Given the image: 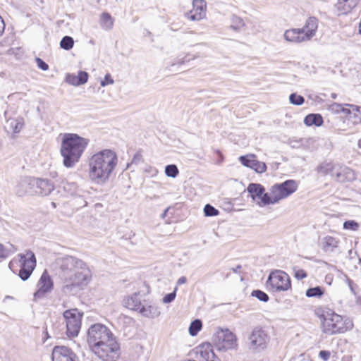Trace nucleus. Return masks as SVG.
I'll list each match as a JSON object with an SVG mask.
<instances>
[{"label":"nucleus","instance_id":"f257e3e1","mask_svg":"<svg viewBox=\"0 0 361 361\" xmlns=\"http://www.w3.org/2000/svg\"><path fill=\"white\" fill-rule=\"evenodd\" d=\"M118 164L116 153L109 149L101 150L93 154L88 162L90 180L97 185L107 183Z\"/></svg>","mask_w":361,"mask_h":361},{"label":"nucleus","instance_id":"f03ea898","mask_svg":"<svg viewBox=\"0 0 361 361\" xmlns=\"http://www.w3.org/2000/svg\"><path fill=\"white\" fill-rule=\"evenodd\" d=\"M89 140L75 133H65L62 137L60 153L66 168H73L79 162Z\"/></svg>","mask_w":361,"mask_h":361},{"label":"nucleus","instance_id":"7ed1b4c3","mask_svg":"<svg viewBox=\"0 0 361 361\" xmlns=\"http://www.w3.org/2000/svg\"><path fill=\"white\" fill-rule=\"evenodd\" d=\"M319 317L322 321V331L329 335L343 334L353 326L348 318L343 317L330 309L323 310Z\"/></svg>","mask_w":361,"mask_h":361},{"label":"nucleus","instance_id":"20e7f679","mask_svg":"<svg viewBox=\"0 0 361 361\" xmlns=\"http://www.w3.org/2000/svg\"><path fill=\"white\" fill-rule=\"evenodd\" d=\"M92 350L102 361H116L120 355V347L114 336L96 345Z\"/></svg>","mask_w":361,"mask_h":361},{"label":"nucleus","instance_id":"39448f33","mask_svg":"<svg viewBox=\"0 0 361 361\" xmlns=\"http://www.w3.org/2000/svg\"><path fill=\"white\" fill-rule=\"evenodd\" d=\"M267 288L271 292L286 291L291 288L289 276L283 271H272L266 282Z\"/></svg>","mask_w":361,"mask_h":361},{"label":"nucleus","instance_id":"423d86ee","mask_svg":"<svg viewBox=\"0 0 361 361\" xmlns=\"http://www.w3.org/2000/svg\"><path fill=\"white\" fill-rule=\"evenodd\" d=\"M114 336L106 326L102 324H95L89 328L87 340L91 348H93L96 345H99Z\"/></svg>","mask_w":361,"mask_h":361},{"label":"nucleus","instance_id":"0eeeda50","mask_svg":"<svg viewBox=\"0 0 361 361\" xmlns=\"http://www.w3.org/2000/svg\"><path fill=\"white\" fill-rule=\"evenodd\" d=\"M83 313L78 309H70L63 313L66 324V334L68 337H75L81 328Z\"/></svg>","mask_w":361,"mask_h":361},{"label":"nucleus","instance_id":"6e6552de","mask_svg":"<svg viewBox=\"0 0 361 361\" xmlns=\"http://www.w3.org/2000/svg\"><path fill=\"white\" fill-rule=\"evenodd\" d=\"M20 269L18 276L23 281L27 280L36 267V258L33 252L27 250L25 254H19Z\"/></svg>","mask_w":361,"mask_h":361},{"label":"nucleus","instance_id":"1a4fd4ad","mask_svg":"<svg viewBox=\"0 0 361 361\" xmlns=\"http://www.w3.org/2000/svg\"><path fill=\"white\" fill-rule=\"evenodd\" d=\"M250 349L262 350L267 348L269 342V336L267 331L259 326L255 327L248 336Z\"/></svg>","mask_w":361,"mask_h":361},{"label":"nucleus","instance_id":"9d476101","mask_svg":"<svg viewBox=\"0 0 361 361\" xmlns=\"http://www.w3.org/2000/svg\"><path fill=\"white\" fill-rule=\"evenodd\" d=\"M298 183L295 180H286L276 183L270 188L271 193L275 194L278 201L285 199L295 192L298 189Z\"/></svg>","mask_w":361,"mask_h":361},{"label":"nucleus","instance_id":"9b49d317","mask_svg":"<svg viewBox=\"0 0 361 361\" xmlns=\"http://www.w3.org/2000/svg\"><path fill=\"white\" fill-rule=\"evenodd\" d=\"M214 341L219 350H226L237 345L235 335L227 329L218 332L214 336Z\"/></svg>","mask_w":361,"mask_h":361},{"label":"nucleus","instance_id":"f8f14e48","mask_svg":"<svg viewBox=\"0 0 361 361\" xmlns=\"http://www.w3.org/2000/svg\"><path fill=\"white\" fill-rule=\"evenodd\" d=\"M54 288V281L47 270L41 275L37 283V290L34 293L35 300L45 298L47 294L51 293Z\"/></svg>","mask_w":361,"mask_h":361},{"label":"nucleus","instance_id":"ddd939ff","mask_svg":"<svg viewBox=\"0 0 361 361\" xmlns=\"http://www.w3.org/2000/svg\"><path fill=\"white\" fill-rule=\"evenodd\" d=\"M81 266H84V262L75 257L67 255L63 257L61 264L63 276L71 275Z\"/></svg>","mask_w":361,"mask_h":361},{"label":"nucleus","instance_id":"4468645a","mask_svg":"<svg viewBox=\"0 0 361 361\" xmlns=\"http://www.w3.org/2000/svg\"><path fill=\"white\" fill-rule=\"evenodd\" d=\"M81 267H78L71 275H68V277L82 287L89 283L91 280L92 273L85 262H84V266Z\"/></svg>","mask_w":361,"mask_h":361},{"label":"nucleus","instance_id":"2eb2a0df","mask_svg":"<svg viewBox=\"0 0 361 361\" xmlns=\"http://www.w3.org/2000/svg\"><path fill=\"white\" fill-rule=\"evenodd\" d=\"M52 361H75V354L66 346H55L51 354Z\"/></svg>","mask_w":361,"mask_h":361},{"label":"nucleus","instance_id":"dca6fc26","mask_svg":"<svg viewBox=\"0 0 361 361\" xmlns=\"http://www.w3.org/2000/svg\"><path fill=\"white\" fill-rule=\"evenodd\" d=\"M32 182L34 184V194L35 195L47 196L54 189V183L47 179L34 178Z\"/></svg>","mask_w":361,"mask_h":361},{"label":"nucleus","instance_id":"f3484780","mask_svg":"<svg viewBox=\"0 0 361 361\" xmlns=\"http://www.w3.org/2000/svg\"><path fill=\"white\" fill-rule=\"evenodd\" d=\"M197 358L202 361H217L212 345L204 343L196 348Z\"/></svg>","mask_w":361,"mask_h":361},{"label":"nucleus","instance_id":"a211bd4d","mask_svg":"<svg viewBox=\"0 0 361 361\" xmlns=\"http://www.w3.org/2000/svg\"><path fill=\"white\" fill-rule=\"evenodd\" d=\"M193 8L187 13V17L191 20H200L205 17L206 2L204 0H193Z\"/></svg>","mask_w":361,"mask_h":361},{"label":"nucleus","instance_id":"6ab92c4d","mask_svg":"<svg viewBox=\"0 0 361 361\" xmlns=\"http://www.w3.org/2000/svg\"><path fill=\"white\" fill-rule=\"evenodd\" d=\"M333 178L338 182L345 183L355 180V174L351 169L345 166L337 164Z\"/></svg>","mask_w":361,"mask_h":361},{"label":"nucleus","instance_id":"aec40b11","mask_svg":"<svg viewBox=\"0 0 361 361\" xmlns=\"http://www.w3.org/2000/svg\"><path fill=\"white\" fill-rule=\"evenodd\" d=\"M34 178L25 177L19 180L15 189L18 196L22 197L26 194H34V184L32 180Z\"/></svg>","mask_w":361,"mask_h":361},{"label":"nucleus","instance_id":"412c9836","mask_svg":"<svg viewBox=\"0 0 361 361\" xmlns=\"http://www.w3.org/2000/svg\"><path fill=\"white\" fill-rule=\"evenodd\" d=\"M359 0H338L334 5L335 13L338 16L346 15L357 6Z\"/></svg>","mask_w":361,"mask_h":361},{"label":"nucleus","instance_id":"4be33fe9","mask_svg":"<svg viewBox=\"0 0 361 361\" xmlns=\"http://www.w3.org/2000/svg\"><path fill=\"white\" fill-rule=\"evenodd\" d=\"M317 27V19L315 17H310L307 20L305 25L302 28H300L302 32L304 33V35L307 41L310 40L315 35Z\"/></svg>","mask_w":361,"mask_h":361},{"label":"nucleus","instance_id":"5701e85b","mask_svg":"<svg viewBox=\"0 0 361 361\" xmlns=\"http://www.w3.org/2000/svg\"><path fill=\"white\" fill-rule=\"evenodd\" d=\"M284 38L288 42L295 43L307 41L301 29H290L286 30L284 33Z\"/></svg>","mask_w":361,"mask_h":361},{"label":"nucleus","instance_id":"b1692460","mask_svg":"<svg viewBox=\"0 0 361 361\" xmlns=\"http://www.w3.org/2000/svg\"><path fill=\"white\" fill-rule=\"evenodd\" d=\"M339 240L335 237L326 235L322 240V248L325 252H333L338 247Z\"/></svg>","mask_w":361,"mask_h":361},{"label":"nucleus","instance_id":"393cba45","mask_svg":"<svg viewBox=\"0 0 361 361\" xmlns=\"http://www.w3.org/2000/svg\"><path fill=\"white\" fill-rule=\"evenodd\" d=\"M63 277V285L62 287V292L66 295L76 294L81 286L73 281L70 277H68V276H65Z\"/></svg>","mask_w":361,"mask_h":361},{"label":"nucleus","instance_id":"a878e982","mask_svg":"<svg viewBox=\"0 0 361 361\" xmlns=\"http://www.w3.org/2000/svg\"><path fill=\"white\" fill-rule=\"evenodd\" d=\"M139 295V293H135L130 296L127 297L123 300L124 305L130 310L137 311L141 308L142 305Z\"/></svg>","mask_w":361,"mask_h":361},{"label":"nucleus","instance_id":"bb28decb","mask_svg":"<svg viewBox=\"0 0 361 361\" xmlns=\"http://www.w3.org/2000/svg\"><path fill=\"white\" fill-rule=\"evenodd\" d=\"M247 191L250 195L253 201L259 200L262 192L265 191V188L259 183H250L247 188Z\"/></svg>","mask_w":361,"mask_h":361},{"label":"nucleus","instance_id":"cd10ccee","mask_svg":"<svg viewBox=\"0 0 361 361\" xmlns=\"http://www.w3.org/2000/svg\"><path fill=\"white\" fill-rule=\"evenodd\" d=\"M142 316L154 318L160 314V312L157 306L148 304H142L141 308L137 310Z\"/></svg>","mask_w":361,"mask_h":361},{"label":"nucleus","instance_id":"c85d7f7f","mask_svg":"<svg viewBox=\"0 0 361 361\" xmlns=\"http://www.w3.org/2000/svg\"><path fill=\"white\" fill-rule=\"evenodd\" d=\"M337 164L331 161H324L317 167V171L323 175H330L331 177L334 176V172Z\"/></svg>","mask_w":361,"mask_h":361},{"label":"nucleus","instance_id":"c756f323","mask_svg":"<svg viewBox=\"0 0 361 361\" xmlns=\"http://www.w3.org/2000/svg\"><path fill=\"white\" fill-rule=\"evenodd\" d=\"M279 201L274 193L262 192V195L259 199V201L257 202V204L261 207H265L269 204H274L278 203Z\"/></svg>","mask_w":361,"mask_h":361},{"label":"nucleus","instance_id":"7c9ffc66","mask_svg":"<svg viewBox=\"0 0 361 361\" xmlns=\"http://www.w3.org/2000/svg\"><path fill=\"white\" fill-rule=\"evenodd\" d=\"M323 118L319 114H310L305 117L304 123L307 126H321L323 124Z\"/></svg>","mask_w":361,"mask_h":361},{"label":"nucleus","instance_id":"2f4dec72","mask_svg":"<svg viewBox=\"0 0 361 361\" xmlns=\"http://www.w3.org/2000/svg\"><path fill=\"white\" fill-rule=\"evenodd\" d=\"M9 128L14 133H18L23 129L24 126V119L18 117L17 118H10L7 121Z\"/></svg>","mask_w":361,"mask_h":361},{"label":"nucleus","instance_id":"473e14b6","mask_svg":"<svg viewBox=\"0 0 361 361\" xmlns=\"http://www.w3.org/2000/svg\"><path fill=\"white\" fill-rule=\"evenodd\" d=\"M324 288L321 286L310 288L306 290L305 295L307 298H320L324 295Z\"/></svg>","mask_w":361,"mask_h":361},{"label":"nucleus","instance_id":"72a5a7b5","mask_svg":"<svg viewBox=\"0 0 361 361\" xmlns=\"http://www.w3.org/2000/svg\"><path fill=\"white\" fill-rule=\"evenodd\" d=\"M101 24L105 29H111L114 25V20L111 15L108 13H103L101 15Z\"/></svg>","mask_w":361,"mask_h":361},{"label":"nucleus","instance_id":"f704fd0d","mask_svg":"<svg viewBox=\"0 0 361 361\" xmlns=\"http://www.w3.org/2000/svg\"><path fill=\"white\" fill-rule=\"evenodd\" d=\"M255 158H256L255 154H248L244 156H240L239 157V161L244 166L251 169V166L253 164Z\"/></svg>","mask_w":361,"mask_h":361},{"label":"nucleus","instance_id":"c9c22d12","mask_svg":"<svg viewBox=\"0 0 361 361\" xmlns=\"http://www.w3.org/2000/svg\"><path fill=\"white\" fill-rule=\"evenodd\" d=\"M231 28L234 30H239L245 25L243 20L235 15L231 16Z\"/></svg>","mask_w":361,"mask_h":361},{"label":"nucleus","instance_id":"e433bc0d","mask_svg":"<svg viewBox=\"0 0 361 361\" xmlns=\"http://www.w3.org/2000/svg\"><path fill=\"white\" fill-rule=\"evenodd\" d=\"M202 324L201 320L195 319L192 321L189 326V333L192 336H196L201 330Z\"/></svg>","mask_w":361,"mask_h":361},{"label":"nucleus","instance_id":"4c0bfd02","mask_svg":"<svg viewBox=\"0 0 361 361\" xmlns=\"http://www.w3.org/2000/svg\"><path fill=\"white\" fill-rule=\"evenodd\" d=\"M74 45V40L72 37L65 36L63 37L60 42L61 48L65 50H70L73 48Z\"/></svg>","mask_w":361,"mask_h":361},{"label":"nucleus","instance_id":"58836bf2","mask_svg":"<svg viewBox=\"0 0 361 361\" xmlns=\"http://www.w3.org/2000/svg\"><path fill=\"white\" fill-rule=\"evenodd\" d=\"M251 169L258 173H262L267 171V165L264 162L258 161L255 158Z\"/></svg>","mask_w":361,"mask_h":361},{"label":"nucleus","instance_id":"ea45409f","mask_svg":"<svg viewBox=\"0 0 361 361\" xmlns=\"http://www.w3.org/2000/svg\"><path fill=\"white\" fill-rule=\"evenodd\" d=\"M178 173V169L175 164H169L165 167V174L168 177L176 178Z\"/></svg>","mask_w":361,"mask_h":361},{"label":"nucleus","instance_id":"a19ab883","mask_svg":"<svg viewBox=\"0 0 361 361\" xmlns=\"http://www.w3.org/2000/svg\"><path fill=\"white\" fill-rule=\"evenodd\" d=\"M195 57V56H190V54H188L186 56H185L183 58H178L175 62H173L171 65V68H170V71H173L172 68L176 66H181V65H183L185 64L186 62H189L191 60H193Z\"/></svg>","mask_w":361,"mask_h":361},{"label":"nucleus","instance_id":"79ce46f5","mask_svg":"<svg viewBox=\"0 0 361 361\" xmlns=\"http://www.w3.org/2000/svg\"><path fill=\"white\" fill-rule=\"evenodd\" d=\"M289 101L293 105L300 106L304 103L305 99L301 95H298L296 93H292L289 96Z\"/></svg>","mask_w":361,"mask_h":361},{"label":"nucleus","instance_id":"37998d69","mask_svg":"<svg viewBox=\"0 0 361 361\" xmlns=\"http://www.w3.org/2000/svg\"><path fill=\"white\" fill-rule=\"evenodd\" d=\"M204 213L206 216H215L219 214V212L212 205L207 204L204 206Z\"/></svg>","mask_w":361,"mask_h":361},{"label":"nucleus","instance_id":"c03bdc74","mask_svg":"<svg viewBox=\"0 0 361 361\" xmlns=\"http://www.w3.org/2000/svg\"><path fill=\"white\" fill-rule=\"evenodd\" d=\"M252 295L256 297L259 300L267 302L269 299V295L264 291L260 290H255L252 292Z\"/></svg>","mask_w":361,"mask_h":361},{"label":"nucleus","instance_id":"a18cd8bd","mask_svg":"<svg viewBox=\"0 0 361 361\" xmlns=\"http://www.w3.org/2000/svg\"><path fill=\"white\" fill-rule=\"evenodd\" d=\"M343 228L346 230L357 231L359 228V224L353 220L345 221L343 223Z\"/></svg>","mask_w":361,"mask_h":361},{"label":"nucleus","instance_id":"49530a36","mask_svg":"<svg viewBox=\"0 0 361 361\" xmlns=\"http://www.w3.org/2000/svg\"><path fill=\"white\" fill-rule=\"evenodd\" d=\"M142 161V154L140 153V152H137L133 157V159L131 161L130 163H128L127 164V168H129L130 166L133 165V164H135V165H137L139 164L140 163H141Z\"/></svg>","mask_w":361,"mask_h":361},{"label":"nucleus","instance_id":"de8ad7c7","mask_svg":"<svg viewBox=\"0 0 361 361\" xmlns=\"http://www.w3.org/2000/svg\"><path fill=\"white\" fill-rule=\"evenodd\" d=\"M78 80L80 85L85 84L88 80L89 75L87 72L80 71L77 75Z\"/></svg>","mask_w":361,"mask_h":361},{"label":"nucleus","instance_id":"09e8293b","mask_svg":"<svg viewBox=\"0 0 361 361\" xmlns=\"http://www.w3.org/2000/svg\"><path fill=\"white\" fill-rule=\"evenodd\" d=\"M63 188L65 191L68 192L71 195H73L76 192L77 185L75 183H66Z\"/></svg>","mask_w":361,"mask_h":361},{"label":"nucleus","instance_id":"8fccbe9b","mask_svg":"<svg viewBox=\"0 0 361 361\" xmlns=\"http://www.w3.org/2000/svg\"><path fill=\"white\" fill-rule=\"evenodd\" d=\"M66 81L68 84L74 85V86H80V85L78 80L77 75H75L73 74H68L66 78Z\"/></svg>","mask_w":361,"mask_h":361},{"label":"nucleus","instance_id":"3c124183","mask_svg":"<svg viewBox=\"0 0 361 361\" xmlns=\"http://www.w3.org/2000/svg\"><path fill=\"white\" fill-rule=\"evenodd\" d=\"M293 271H294V276L298 280L303 279L306 278L307 276L306 271L302 269L294 268Z\"/></svg>","mask_w":361,"mask_h":361},{"label":"nucleus","instance_id":"603ef678","mask_svg":"<svg viewBox=\"0 0 361 361\" xmlns=\"http://www.w3.org/2000/svg\"><path fill=\"white\" fill-rule=\"evenodd\" d=\"M176 290H177V288H176L173 292L166 294L162 299L163 302L164 303H170L172 301H173L176 298Z\"/></svg>","mask_w":361,"mask_h":361},{"label":"nucleus","instance_id":"864d4df0","mask_svg":"<svg viewBox=\"0 0 361 361\" xmlns=\"http://www.w3.org/2000/svg\"><path fill=\"white\" fill-rule=\"evenodd\" d=\"M345 104H341L334 102L329 106V109L331 111H332L333 113L338 114V113L341 112L342 107H343V106H345Z\"/></svg>","mask_w":361,"mask_h":361},{"label":"nucleus","instance_id":"5fc2aeb1","mask_svg":"<svg viewBox=\"0 0 361 361\" xmlns=\"http://www.w3.org/2000/svg\"><path fill=\"white\" fill-rule=\"evenodd\" d=\"M11 254L10 250L6 248L4 245L0 243V259H6Z\"/></svg>","mask_w":361,"mask_h":361},{"label":"nucleus","instance_id":"6e6d98bb","mask_svg":"<svg viewBox=\"0 0 361 361\" xmlns=\"http://www.w3.org/2000/svg\"><path fill=\"white\" fill-rule=\"evenodd\" d=\"M37 67L42 71H47L49 69L48 64L44 62L42 59L37 57L35 59Z\"/></svg>","mask_w":361,"mask_h":361},{"label":"nucleus","instance_id":"4d7b16f0","mask_svg":"<svg viewBox=\"0 0 361 361\" xmlns=\"http://www.w3.org/2000/svg\"><path fill=\"white\" fill-rule=\"evenodd\" d=\"M114 82V80L111 78L109 73H106L104 76V78L101 81V86L105 87L108 85H111Z\"/></svg>","mask_w":361,"mask_h":361},{"label":"nucleus","instance_id":"13d9d810","mask_svg":"<svg viewBox=\"0 0 361 361\" xmlns=\"http://www.w3.org/2000/svg\"><path fill=\"white\" fill-rule=\"evenodd\" d=\"M319 356L324 361H327L331 356V353L328 350H321L319 353Z\"/></svg>","mask_w":361,"mask_h":361},{"label":"nucleus","instance_id":"bf43d9fd","mask_svg":"<svg viewBox=\"0 0 361 361\" xmlns=\"http://www.w3.org/2000/svg\"><path fill=\"white\" fill-rule=\"evenodd\" d=\"M358 114L359 113H357L356 111H353L352 113V118H351V119H353V123L354 125L361 123V116H359Z\"/></svg>","mask_w":361,"mask_h":361},{"label":"nucleus","instance_id":"052dcab7","mask_svg":"<svg viewBox=\"0 0 361 361\" xmlns=\"http://www.w3.org/2000/svg\"><path fill=\"white\" fill-rule=\"evenodd\" d=\"M354 111H353V109L350 108V109H347V108H345L343 106L342 107V110H341V112L344 113L345 114H346L347 116V119L348 120H351V118H352V113Z\"/></svg>","mask_w":361,"mask_h":361},{"label":"nucleus","instance_id":"680f3d73","mask_svg":"<svg viewBox=\"0 0 361 361\" xmlns=\"http://www.w3.org/2000/svg\"><path fill=\"white\" fill-rule=\"evenodd\" d=\"M345 105L347 106H349L350 108H352L353 111H355L359 113L358 114L359 116H361V106L354 105V104H345Z\"/></svg>","mask_w":361,"mask_h":361},{"label":"nucleus","instance_id":"e2e57ef3","mask_svg":"<svg viewBox=\"0 0 361 361\" xmlns=\"http://www.w3.org/2000/svg\"><path fill=\"white\" fill-rule=\"evenodd\" d=\"M187 281V279L185 276L180 277L177 281V285H181L185 283Z\"/></svg>","mask_w":361,"mask_h":361},{"label":"nucleus","instance_id":"0e129e2a","mask_svg":"<svg viewBox=\"0 0 361 361\" xmlns=\"http://www.w3.org/2000/svg\"><path fill=\"white\" fill-rule=\"evenodd\" d=\"M242 267L240 265H238L237 267H235V268H232L231 270L234 272V273H238L240 269H241Z\"/></svg>","mask_w":361,"mask_h":361},{"label":"nucleus","instance_id":"69168bd1","mask_svg":"<svg viewBox=\"0 0 361 361\" xmlns=\"http://www.w3.org/2000/svg\"><path fill=\"white\" fill-rule=\"evenodd\" d=\"M168 211H169V208H167V209H166L164 210V212H163V214H161V218H162V219L165 218V216H166V214H167Z\"/></svg>","mask_w":361,"mask_h":361},{"label":"nucleus","instance_id":"338daca9","mask_svg":"<svg viewBox=\"0 0 361 361\" xmlns=\"http://www.w3.org/2000/svg\"><path fill=\"white\" fill-rule=\"evenodd\" d=\"M44 333L45 340L48 339L50 336L49 335V333H48L47 329H46V330H45V331Z\"/></svg>","mask_w":361,"mask_h":361},{"label":"nucleus","instance_id":"774afa93","mask_svg":"<svg viewBox=\"0 0 361 361\" xmlns=\"http://www.w3.org/2000/svg\"><path fill=\"white\" fill-rule=\"evenodd\" d=\"M331 97L334 99H336L337 94L336 93H331Z\"/></svg>","mask_w":361,"mask_h":361}]
</instances>
